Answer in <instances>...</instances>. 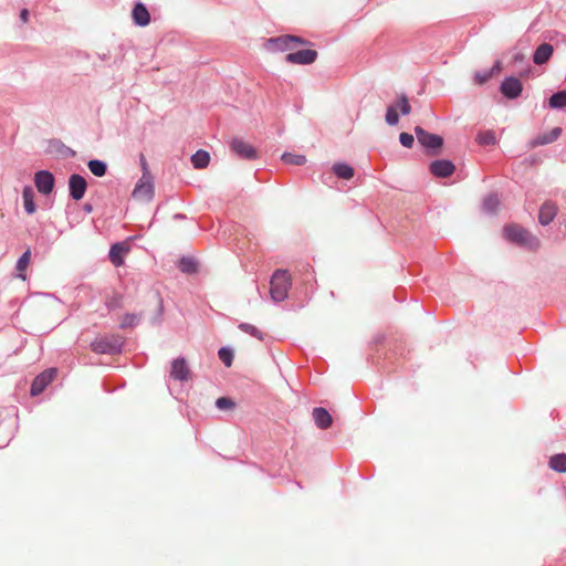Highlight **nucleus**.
I'll list each match as a JSON object with an SVG mask.
<instances>
[{
    "label": "nucleus",
    "instance_id": "nucleus-1",
    "mask_svg": "<svg viewBox=\"0 0 566 566\" xmlns=\"http://www.w3.org/2000/svg\"><path fill=\"white\" fill-rule=\"evenodd\" d=\"M504 235L507 240L530 249H537L539 240L530 231L517 224H509L504 228Z\"/></svg>",
    "mask_w": 566,
    "mask_h": 566
},
{
    "label": "nucleus",
    "instance_id": "nucleus-2",
    "mask_svg": "<svg viewBox=\"0 0 566 566\" xmlns=\"http://www.w3.org/2000/svg\"><path fill=\"white\" fill-rule=\"evenodd\" d=\"M270 285L272 300L282 302L287 297L291 287V276L285 270H276L271 277Z\"/></svg>",
    "mask_w": 566,
    "mask_h": 566
},
{
    "label": "nucleus",
    "instance_id": "nucleus-3",
    "mask_svg": "<svg viewBox=\"0 0 566 566\" xmlns=\"http://www.w3.org/2000/svg\"><path fill=\"white\" fill-rule=\"evenodd\" d=\"M155 196V182L153 176L140 177L135 185L132 197L136 201L150 202Z\"/></svg>",
    "mask_w": 566,
    "mask_h": 566
},
{
    "label": "nucleus",
    "instance_id": "nucleus-4",
    "mask_svg": "<svg viewBox=\"0 0 566 566\" xmlns=\"http://www.w3.org/2000/svg\"><path fill=\"white\" fill-rule=\"evenodd\" d=\"M305 41L295 35H281L268 40L266 48L271 51L283 52L292 50L297 45L304 44Z\"/></svg>",
    "mask_w": 566,
    "mask_h": 566
},
{
    "label": "nucleus",
    "instance_id": "nucleus-5",
    "mask_svg": "<svg viewBox=\"0 0 566 566\" xmlns=\"http://www.w3.org/2000/svg\"><path fill=\"white\" fill-rule=\"evenodd\" d=\"M415 133L418 142L429 150H432L433 155H437L442 145L443 138L439 135L426 132L422 127L417 126Z\"/></svg>",
    "mask_w": 566,
    "mask_h": 566
},
{
    "label": "nucleus",
    "instance_id": "nucleus-6",
    "mask_svg": "<svg viewBox=\"0 0 566 566\" xmlns=\"http://www.w3.org/2000/svg\"><path fill=\"white\" fill-rule=\"evenodd\" d=\"M57 376V369L56 368H49L41 374H39L30 389L31 396L35 397L39 396L44 391V389L53 381V379Z\"/></svg>",
    "mask_w": 566,
    "mask_h": 566
},
{
    "label": "nucleus",
    "instance_id": "nucleus-7",
    "mask_svg": "<svg viewBox=\"0 0 566 566\" xmlns=\"http://www.w3.org/2000/svg\"><path fill=\"white\" fill-rule=\"evenodd\" d=\"M122 345L120 337L111 336L95 339L91 344V349L97 354H112L119 349Z\"/></svg>",
    "mask_w": 566,
    "mask_h": 566
},
{
    "label": "nucleus",
    "instance_id": "nucleus-8",
    "mask_svg": "<svg viewBox=\"0 0 566 566\" xmlns=\"http://www.w3.org/2000/svg\"><path fill=\"white\" fill-rule=\"evenodd\" d=\"M231 150L239 157L248 160L256 159L258 153L254 147L241 138H233L230 143Z\"/></svg>",
    "mask_w": 566,
    "mask_h": 566
},
{
    "label": "nucleus",
    "instance_id": "nucleus-9",
    "mask_svg": "<svg viewBox=\"0 0 566 566\" xmlns=\"http://www.w3.org/2000/svg\"><path fill=\"white\" fill-rule=\"evenodd\" d=\"M500 91L505 97L514 99L522 94L523 85L517 77L510 76L501 83Z\"/></svg>",
    "mask_w": 566,
    "mask_h": 566
},
{
    "label": "nucleus",
    "instance_id": "nucleus-10",
    "mask_svg": "<svg viewBox=\"0 0 566 566\" xmlns=\"http://www.w3.org/2000/svg\"><path fill=\"white\" fill-rule=\"evenodd\" d=\"M34 184L39 192L49 195L54 187V177L50 171L40 170L34 176Z\"/></svg>",
    "mask_w": 566,
    "mask_h": 566
},
{
    "label": "nucleus",
    "instance_id": "nucleus-11",
    "mask_svg": "<svg viewBox=\"0 0 566 566\" xmlns=\"http://www.w3.org/2000/svg\"><path fill=\"white\" fill-rule=\"evenodd\" d=\"M86 180L80 175H72L69 179L70 196L74 200H81L86 191Z\"/></svg>",
    "mask_w": 566,
    "mask_h": 566
},
{
    "label": "nucleus",
    "instance_id": "nucleus-12",
    "mask_svg": "<svg viewBox=\"0 0 566 566\" xmlns=\"http://www.w3.org/2000/svg\"><path fill=\"white\" fill-rule=\"evenodd\" d=\"M317 57V52L314 50H300L294 53H289L285 61L292 64H311Z\"/></svg>",
    "mask_w": 566,
    "mask_h": 566
},
{
    "label": "nucleus",
    "instance_id": "nucleus-13",
    "mask_svg": "<svg viewBox=\"0 0 566 566\" xmlns=\"http://www.w3.org/2000/svg\"><path fill=\"white\" fill-rule=\"evenodd\" d=\"M429 169L433 176L438 178H447L454 172L455 167L450 160L441 159L432 161Z\"/></svg>",
    "mask_w": 566,
    "mask_h": 566
},
{
    "label": "nucleus",
    "instance_id": "nucleus-14",
    "mask_svg": "<svg viewBox=\"0 0 566 566\" xmlns=\"http://www.w3.org/2000/svg\"><path fill=\"white\" fill-rule=\"evenodd\" d=\"M190 369L185 358H177L172 360L170 368V376L180 381H186L190 378Z\"/></svg>",
    "mask_w": 566,
    "mask_h": 566
},
{
    "label": "nucleus",
    "instance_id": "nucleus-15",
    "mask_svg": "<svg viewBox=\"0 0 566 566\" xmlns=\"http://www.w3.org/2000/svg\"><path fill=\"white\" fill-rule=\"evenodd\" d=\"M554 52V48L549 43L541 44L534 52L533 62L537 65L545 64L549 61Z\"/></svg>",
    "mask_w": 566,
    "mask_h": 566
},
{
    "label": "nucleus",
    "instance_id": "nucleus-16",
    "mask_svg": "<svg viewBox=\"0 0 566 566\" xmlns=\"http://www.w3.org/2000/svg\"><path fill=\"white\" fill-rule=\"evenodd\" d=\"M133 20L135 24L139 27H146L150 22V14L147 10V8L138 2L135 4L133 12H132Z\"/></svg>",
    "mask_w": 566,
    "mask_h": 566
},
{
    "label": "nucleus",
    "instance_id": "nucleus-17",
    "mask_svg": "<svg viewBox=\"0 0 566 566\" xmlns=\"http://www.w3.org/2000/svg\"><path fill=\"white\" fill-rule=\"evenodd\" d=\"M313 418H314L315 424L319 429H327L333 423V418H332L331 413L325 408H322V407L314 408Z\"/></svg>",
    "mask_w": 566,
    "mask_h": 566
},
{
    "label": "nucleus",
    "instance_id": "nucleus-18",
    "mask_svg": "<svg viewBox=\"0 0 566 566\" xmlns=\"http://www.w3.org/2000/svg\"><path fill=\"white\" fill-rule=\"evenodd\" d=\"M128 247L123 243H115L109 250V260L115 266H120L124 263V256L128 252Z\"/></svg>",
    "mask_w": 566,
    "mask_h": 566
},
{
    "label": "nucleus",
    "instance_id": "nucleus-19",
    "mask_svg": "<svg viewBox=\"0 0 566 566\" xmlns=\"http://www.w3.org/2000/svg\"><path fill=\"white\" fill-rule=\"evenodd\" d=\"M557 213V207L553 202H545L539 209L538 220L541 224L547 226L551 223Z\"/></svg>",
    "mask_w": 566,
    "mask_h": 566
},
{
    "label": "nucleus",
    "instance_id": "nucleus-20",
    "mask_svg": "<svg viewBox=\"0 0 566 566\" xmlns=\"http://www.w3.org/2000/svg\"><path fill=\"white\" fill-rule=\"evenodd\" d=\"M560 133H562V129L559 127H555L551 132L539 135L536 138H534L530 143V146L532 148H535L537 146L551 144V143L555 142L560 136Z\"/></svg>",
    "mask_w": 566,
    "mask_h": 566
},
{
    "label": "nucleus",
    "instance_id": "nucleus-21",
    "mask_svg": "<svg viewBox=\"0 0 566 566\" xmlns=\"http://www.w3.org/2000/svg\"><path fill=\"white\" fill-rule=\"evenodd\" d=\"M30 260H31V251H30V249H28L20 256V259L18 260L17 265H15L17 271H18V277H20L23 281H25V279H27L25 271H27V268L30 264Z\"/></svg>",
    "mask_w": 566,
    "mask_h": 566
},
{
    "label": "nucleus",
    "instance_id": "nucleus-22",
    "mask_svg": "<svg viewBox=\"0 0 566 566\" xmlns=\"http://www.w3.org/2000/svg\"><path fill=\"white\" fill-rule=\"evenodd\" d=\"M191 161L195 168L203 169L209 165L210 155L208 151L200 149L192 155Z\"/></svg>",
    "mask_w": 566,
    "mask_h": 566
},
{
    "label": "nucleus",
    "instance_id": "nucleus-23",
    "mask_svg": "<svg viewBox=\"0 0 566 566\" xmlns=\"http://www.w3.org/2000/svg\"><path fill=\"white\" fill-rule=\"evenodd\" d=\"M34 192L31 187L27 186L23 189L22 198H23V205L24 209L29 214H32L35 212V203L33 201Z\"/></svg>",
    "mask_w": 566,
    "mask_h": 566
},
{
    "label": "nucleus",
    "instance_id": "nucleus-24",
    "mask_svg": "<svg viewBox=\"0 0 566 566\" xmlns=\"http://www.w3.org/2000/svg\"><path fill=\"white\" fill-rule=\"evenodd\" d=\"M333 171L334 174L338 177V178H342V179H346V180H349L354 177V168L350 167L349 165L347 164H335L333 166Z\"/></svg>",
    "mask_w": 566,
    "mask_h": 566
},
{
    "label": "nucleus",
    "instance_id": "nucleus-25",
    "mask_svg": "<svg viewBox=\"0 0 566 566\" xmlns=\"http://www.w3.org/2000/svg\"><path fill=\"white\" fill-rule=\"evenodd\" d=\"M87 166L90 171L96 177H103L107 170L106 164L97 159L90 160Z\"/></svg>",
    "mask_w": 566,
    "mask_h": 566
},
{
    "label": "nucleus",
    "instance_id": "nucleus-26",
    "mask_svg": "<svg viewBox=\"0 0 566 566\" xmlns=\"http://www.w3.org/2000/svg\"><path fill=\"white\" fill-rule=\"evenodd\" d=\"M549 467L557 472H566V454L560 453L552 457Z\"/></svg>",
    "mask_w": 566,
    "mask_h": 566
},
{
    "label": "nucleus",
    "instance_id": "nucleus-27",
    "mask_svg": "<svg viewBox=\"0 0 566 566\" xmlns=\"http://www.w3.org/2000/svg\"><path fill=\"white\" fill-rule=\"evenodd\" d=\"M476 143L482 146L494 145L496 142L495 134L492 130L481 132L476 135Z\"/></svg>",
    "mask_w": 566,
    "mask_h": 566
},
{
    "label": "nucleus",
    "instance_id": "nucleus-28",
    "mask_svg": "<svg viewBox=\"0 0 566 566\" xmlns=\"http://www.w3.org/2000/svg\"><path fill=\"white\" fill-rule=\"evenodd\" d=\"M282 160L287 165L302 166L306 163L304 155L285 153L282 155Z\"/></svg>",
    "mask_w": 566,
    "mask_h": 566
},
{
    "label": "nucleus",
    "instance_id": "nucleus-29",
    "mask_svg": "<svg viewBox=\"0 0 566 566\" xmlns=\"http://www.w3.org/2000/svg\"><path fill=\"white\" fill-rule=\"evenodd\" d=\"M549 106L552 108L566 107V91H560L553 94L549 98Z\"/></svg>",
    "mask_w": 566,
    "mask_h": 566
},
{
    "label": "nucleus",
    "instance_id": "nucleus-30",
    "mask_svg": "<svg viewBox=\"0 0 566 566\" xmlns=\"http://www.w3.org/2000/svg\"><path fill=\"white\" fill-rule=\"evenodd\" d=\"M500 206V200L496 195H490L485 198L483 202L484 211L489 213H494Z\"/></svg>",
    "mask_w": 566,
    "mask_h": 566
},
{
    "label": "nucleus",
    "instance_id": "nucleus-31",
    "mask_svg": "<svg viewBox=\"0 0 566 566\" xmlns=\"http://www.w3.org/2000/svg\"><path fill=\"white\" fill-rule=\"evenodd\" d=\"M139 322V316L134 313L123 315L119 326L120 328L134 327Z\"/></svg>",
    "mask_w": 566,
    "mask_h": 566
},
{
    "label": "nucleus",
    "instance_id": "nucleus-32",
    "mask_svg": "<svg viewBox=\"0 0 566 566\" xmlns=\"http://www.w3.org/2000/svg\"><path fill=\"white\" fill-rule=\"evenodd\" d=\"M179 268L184 273H193L197 271V262L189 258L180 260Z\"/></svg>",
    "mask_w": 566,
    "mask_h": 566
},
{
    "label": "nucleus",
    "instance_id": "nucleus-33",
    "mask_svg": "<svg viewBox=\"0 0 566 566\" xmlns=\"http://www.w3.org/2000/svg\"><path fill=\"white\" fill-rule=\"evenodd\" d=\"M398 122H399V116H398L396 107L389 106L386 112V123L388 125L394 126V125H397Z\"/></svg>",
    "mask_w": 566,
    "mask_h": 566
},
{
    "label": "nucleus",
    "instance_id": "nucleus-34",
    "mask_svg": "<svg viewBox=\"0 0 566 566\" xmlns=\"http://www.w3.org/2000/svg\"><path fill=\"white\" fill-rule=\"evenodd\" d=\"M492 77H493V71L476 72L474 74V82L478 85H483Z\"/></svg>",
    "mask_w": 566,
    "mask_h": 566
},
{
    "label": "nucleus",
    "instance_id": "nucleus-35",
    "mask_svg": "<svg viewBox=\"0 0 566 566\" xmlns=\"http://www.w3.org/2000/svg\"><path fill=\"white\" fill-rule=\"evenodd\" d=\"M219 355V358L222 360V363L227 366V367H230L231 364H232V360H233V354L230 349L228 348H221L218 353Z\"/></svg>",
    "mask_w": 566,
    "mask_h": 566
},
{
    "label": "nucleus",
    "instance_id": "nucleus-36",
    "mask_svg": "<svg viewBox=\"0 0 566 566\" xmlns=\"http://www.w3.org/2000/svg\"><path fill=\"white\" fill-rule=\"evenodd\" d=\"M122 295L114 293L109 298L106 300V306L109 310H115L122 306Z\"/></svg>",
    "mask_w": 566,
    "mask_h": 566
},
{
    "label": "nucleus",
    "instance_id": "nucleus-37",
    "mask_svg": "<svg viewBox=\"0 0 566 566\" xmlns=\"http://www.w3.org/2000/svg\"><path fill=\"white\" fill-rule=\"evenodd\" d=\"M216 406L221 410H226L234 408L235 402L228 397H220L217 399Z\"/></svg>",
    "mask_w": 566,
    "mask_h": 566
},
{
    "label": "nucleus",
    "instance_id": "nucleus-38",
    "mask_svg": "<svg viewBox=\"0 0 566 566\" xmlns=\"http://www.w3.org/2000/svg\"><path fill=\"white\" fill-rule=\"evenodd\" d=\"M243 332L245 333H249L251 334L252 336H255L258 338H262V334L261 332L253 325H250V324H247V323H243V324H240L239 326Z\"/></svg>",
    "mask_w": 566,
    "mask_h": 566
},
{
    "label": "nucleus",
    "instance_id": "nucleus-39",
    "mask_svg": "<svg viewBox=\"0 0 566 566\" xmlns=\"http://www.w3.org/2000/svg\"><path fill=\"white\" fill-rule=\"evenodd\" d=\"M398 107L402 115H408L411 112V106L405 95L399 98Z\"/></svg>",
    "mask_w": 566,
    "mask_h": 566
},
{
    "label": "nucleus",
    "instance_id": "nucleus-40",
    "mask_svg": "<svg viewBox=\"0 0 566 566\" xmlns=\"http://www.w3.org/2000/svg\"><path fill=\"white\" fill-rule=\"evenodd\" d=\"M399 140L401 143L402 146L407 147V148H410L415 142V138L411 134H408V133H401L399 135Z\"/></svg>",
    "mask_w": 566,
    "mask_h": 566
},
{
    "label": "nucleus",
    "instance_id": "nucleus-41",
    "mask_svg": "<svg viewBox=\"0 0 566 566\" xmlns=\"http://www.w3.org/2000/svg\"><path fill=\"white\" fill-rule=\"evenodd\" d=\"M139 161H140V168H142V171H143V175L142 177H147V176H153L150 174V170H149V166H148V163H147V159L146 157L142 154L140 157H139Z\"/></svg>",
    "mask_w": 566,
    "mask_h": 566
},
{
    "label": "nucleus",
    "instance_id": "nucleus-42",
    "mask_svg": "<svg viewBox=\"0 0 566 566\" xmlns=\"http://www.w3.org/2000/svg\"><path fill=\"white\" fill-rule=\"evenodd\" d=\"M490 71H493V76L495 74H499L502 71V63L500 61H496Z\"/></svg>",
    "mask_w": 566,
    "mask_h": 566
},
{
    "label": "nucleus",
    "instance_id": "nucleus-43",
    "mask_svg": "<svg viewBox=\"0 0 566 566\" xmlns=\"http://www.w3.org/2000/svg\"><path fill=\"white\" fill-rule=\"evenodd\" d=\"M20 19L23 23L28 22L29 20V10L28 9H23L21 12H20Z\"/></svg>",
    "mask_w": 566,
    "mask_h": 566
},
{
    "label": "nucleus",
    "instance_id": "nucleus-44",
    "mask_svg": "<svg viewBox=\"0 0 566 566\" xmlns=\"http://www.w3.org/2000/svg\"><path fill=\"white\" fill-rule=\"evenodd\" d=\"M524 54L523 53H517L513 56V61L514 62H522L524 60Z\"/></svg>",
    "mask_w": 566,
    "mask_h": 566
}]
</instances>
